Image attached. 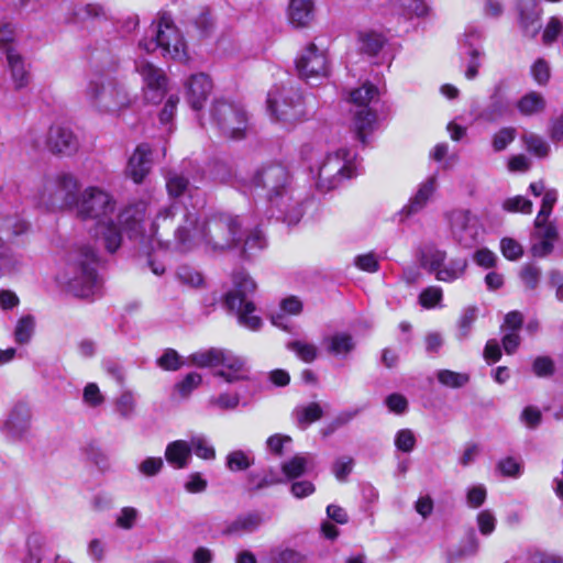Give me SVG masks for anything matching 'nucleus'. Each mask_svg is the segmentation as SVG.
Returning a JSON list of instances; mask_svg holds the SVG:
<instances>
[{
	"label": "nucleus",
	"instance_id": "obj_1",
	"mask_svg": "<svg viewBox=\"0 0 563 563\" xmlns=\"http://www.w3.org/2000/svg\"><path fill=\"white\" fill-rule=\"evenodd\" d=\"M177 217L179 223L175 230V242L183 252L198 246L207 251H224L242 241V222L239 217L219 212L200 221L198 210L190 211L177 201L158 210L150 224V238L156 239L161 228L169 229Z\"/></svg>",
	"mask_w": 563,
	"mask_h": 563
},
{
	"label": "nucleus",
	"instance_id": "obj_2",
	"mask_svg": "<svg viewBox=\"0 0 563 563\" xmlns=\"http://www.w3.org/2000/svg\"><path fill=\"white\" fill-rule=\"evenodd\" d=\"M117 201L107 190L89 186L78 197L75 212L81 220L95 221V234L108 252H115L122 242V231L130 239L150 238L145 230V216L147 202L141 200L124 208L118 216V223L114 222Z\"/></svg>",
	"mask_w": 563,
	"mask_h": 563
},
{
	"label": "nucleus",
	"instance_id": "obj_3",
	"mask_svg": "<svg viewBox=\"0 0 563 563\" xmlns=\"http://www.w3.org/2000/svg\"><path fill=\"white\" fill-rule=\"evenodd\" d=\"M239 189L258 191L265 196L272 216L288 225L297 224L303 214L300 190L296 187L294 176L280 163L261 166L247 180L235 179Z\"/></svg>",
	"mask_w": 563,
	"mask_h": 563
},
{
	"label": "nucleus",
	"instance_id": "obj_4",
	"mask_svg": "<svg viewBox=\"0 0 563 563\" xmlns=\"http://www.w3.org/2000/svg\"><path fill=\"white\" fill-rule=\"evenodd\" d=\"M302 156L317 188L321 191L336 188L344 179L356 176L358 172L357 154L347 147L321 153L307 145L302 150Z\"/></svg>",
	"mask_w": 563,
	"mask_h": 563
},
{
	"label": "nucleus",
	"instance_id": "obj_5",
	"mask_svg": "<svg viewBox=\"0 0 563 563\" xmlns=\"http://www.w3.org/2000/svg\"><path fill=\"white\" fill-rule=\"evenodd\" d=\"M97 263L93 246L88 243H75L66 254L60 283L76 297L93 296L100 288Z\"/></svg>",
	"mask_w": 563,
	"mask_h": 563
},
{
	"label": "nucleus",
	"instance_id": "obj_6",
	"mask_svg": "<svg viewBox=\"0 0 563 563\" xmlns=\"http://www.w3.org/2000/svg\"><path fill=\"white\" fill-rule=\"evenodd\" d=\"M90 107L99 114L121 118L136 101L126 85L117 79L101 82L91 79L85 91Z\"/></svg>",
	"mask_w": 563,
	"mask_h": 563
},
{
	"label": "nucleus",
	"instance_id": "obj_7",
	"mask_svg": "<svg viewBox=\"0 0 563 563\" xmlns=\"http://www.w3.org/2000/svg\"><path fill=\"white\" fill-rule=\"evenodd\" d=\"M152 27L151 37L140 41V49L146 53L159 49L164 57L180 62L187 60L186 41L169 13H159Z\"/></svg>",
	"mask_w": 563,
	"mask_h": 563
},
{
	"label": "nucleus",
	"instance_id": "obj_8",
	"mask_svg": "<svg viewBox=\"0 0 563 563\" xmlns=\"http://www.w3.org/2000/svg\"><path fill=\"white\" fill-rule=\"evenodd\" d=\"M79 180L70 173H59L46 178L37 194L36 203L47 211L76 209L79 197Z\"/></svg>",
	"mask_w": 563,
	"mask_h": 563
},
{
	"label": "nucleus",
	"instance_id": "obj_9",
	"mask_svg": "<svg viewBox=\"0 0 563 563\" xmlns=\"http://www.w3.org/2000/svg\"><path fill=\"white\" fill-rule=\"evenodd\" d=\"M233 287L225 294V306L234 311L241 325L250 330H258L262 320L254 314L255 306L252 296L256 290L255 282L244 271H236L232 276Z\"/></svg>",
	"mask_w": 563,
	"mask_h": 563
},
{
	"label": "nucleus",
	"instance_id": "obj_10",
	"mask_svg": "<svg viewBox=\"0 0 563 563\" xmlns=\"http://www.w3.org/2000/svg\"><path fill=\"white\" fill-rule=\"evenodd\" d=\"M266 103L271 117L285 125L301 121L307 115L303 97L291 85L273 86L267 93Z\"/></svg>",
	"mask_w": 563,
	"mask_h": 563
},
{
	"label": "nucleus",
	"instance_id": "obj_11",
	"mask_svg": "<svg viewBox=\"0 0 563 563\" xmlns=\"http://www.w3.org/2000/svg\"><path fill=\"white\" fill-rule=\"evenodd\" d=\"M379 91L374 85L366 82L350 93V102L353 104V129L356 137L363 144L377 123L376 110L372 104L378 100Z\"/></svg>",
	"mask_w": 563,
	"mask_h": 563
},
{
	"label": "nucleus",
	"instance_id": "obj_12",
	"mask_svg": "<svg viewBox=\"0 0 563 563\" xmlns=\"http://www.w3.org/2000/svg\"><path fill=\"white\" fill-rule=\"evenodd\" d=\"M211 117L220 133L228 139L242 140L250 130L249 117L241 103L217 100Z\"/></svg>",
	"mask_w": 563,
	"mask_h": 563
},
{
	"label": "nucleus",
	"instance_id": "obj_13",
	"mask_svg": "<svg viewBox=\"0 0 563 563\" xmlns=\"http://www.w3.org/2000/svg\"><path fill=\"white\" fill-rule=\"evenodd\" d=\"M15 33L10 24L0 26V51L5 53L8 67L16 89L29 82V73L22 56L14 48Z\"/></svg>",
	"mask_w": 563,
	"mask_h": 563
},
{
	"label": "nucleus",
	"instance_id": "obj_14",
	"mask_svg": "<svg viewBox=\"0 0 563 563\" xmlns=\"http://www.w3.org/2000/svg\"><path fill=\"white\" fill-rule=\"evenodd\" d=\"M299 75L308 82L324 78L329 74V63L325 51L319 49L313 43L307 45L296 59Z\"/></svg>",
	"mask_w": 563,
	"mask_h": 563
},
{
	"label": "nucleus",
	"instance_id": "obj_15",
	"mask_svg": "<svg viewBox=\"0 0 563 563\" xmlns=\"http://www.w3.org/2000/svg\"><path fill=\"white\" fill-rule=\"evenodd\" d=\"M27 230V223L19 217H8L0 222V273L9 274L19 265V260L5 246L4 241L24 233Z\"/></svg>",
	"mask_w": 563,
	"mask_h": 563
},
{
	"label": "nucleus",
	"instance_id": "obj_16",
	"mask_svg": "<svg viewBox=\"0 0 563 563\" xmlns=\"http://www.w3.org/2000/svg\"><path fill=\"white\" fill-rule=\"evenodd\" d=\"M453 238L463 246L471 247L477 239L478 230L472 222L468 210L454 209L445 213Z\"/></svg>",
	"mask_w": 563,
	"mask_h": 563
},
{
	"label": "nucleus",
	"instance_id": "obj_17",
	"mask_svg": "<svg viewBox=\"0 0 563 563\" xmlns=\"http://www.w3.org/2000/svg\"><path fill=\"white\" fill-rule=\"evenodd\" d=\"M512 111V102L508 95V87L505 81L497 82L489 96L488 104L479 113V119L486 122H496Z\"/></svg>",
	"mask_w": 563,
	"mask_h": 563
},
{
	"label": "nucleus",
	"instance_id": "obj_18",
	"mask_svg": "<svg viewBox=\"0 0 563 563\" xmlns=\"http://www.w3.org/2000/svg\"><path fill=\"white\" fill-rule=\"evenodd\" d=\"M45 147L53 154L69 156L79 148V142L71 129L53 124L47 132Z\"/></svg>",
	"mask_w": 563,
	"mask_h": 563
},
{
	"label": "nucleus",
	"instance_id": "obj_19",
	"mask_svg": "<svg viewBox=\"0 0 563 563\" xmlns=\"http://www.w3.org/2000/svg\"><path fill=\"white\" fill-rule=\"evenodd\" d=\"M250 368L244 357L223 349L214 376L233 384L249 378Z\"/></svg>",
	"mask_w": 563,
	"mask_h": 563
},
{
	"label": "nucleus",
	"instance_id": "obj_20",
	"mask_svg": "<svg viewBox=\"0 0 563 563\" xmlns=\"http://www.w3.org/2000/svg\"><path fill=\"white\" fill-rule=\"evenodd\" d=\"M438 190V175L432 174L419 184L416 192L410 197L407 205L399 211V220L405 221L413 214L422 211Z\"/></svg>",
	"mask_w": 563,
	"mask_h": 563
},
{
	"label": "nucleus",
	"instance_id": "obj_21",
	"mask_svg": "<svg viewBox=\"0 0 563 563\" xmlns=\"http://www.w3.org/2000/svg\"><path fill=\"white\" fill-rule=\"evenodd\" d=\"M31 428V409L25 402L15 404L4 422L5 434L13 440L23 439Z\"/></svg>",
	"mask_w": 563,
	"mask_h": 563
},
{
	"label": "nucleus",
	"instance_id": "obj_22",
	"mask_svg": "<svg viewBox=\"0 0 563 563\" xmlns=\"http://www.w3.org/2000/svg\"><path fill=\"white\" fill-rule=\"evenodd\" d=\"M135 70L143 78L144 87L155 93L151 99H159L163 96L167 84V79L163 70L142 58L135 60Z\"/></svg>",
	"mask_w": 563,
	"mask_h": 563
},
{
	"label": "nucleus",
	"instance_id": "obj_23",
	"mask_svg": "<svg viewBox=\"0 0 563 563\" xmlns=\"http://www.w3.org/2000/svg\"><path fill=\"white\" fill-rule=\"evenodd\" d=\"M212 89V82L203 73L195 74L186 82V97L190 107L198 111L202 108Z\"/></svg>",
	"mask_w": 563,
	"mask_h": 563
},
{
	"label": "nucleus",
	"instance_id": "obj_24",
	"mask_svg": "<svg viewBox=\"0 0 563 563\" xmlns=\"http://www.w3.org/2000/svg\"><path fill=\"white\" fill-rule=\"evenodd\" d=\"M152 150L147 144H140L129 158L126 173L135 184H141L152 166Z\"/></svg>",
	"mask_w": 563,
	"mask_h": 563
},
{
	"label": "nucleus",
	"instance_id": "obj_25",
	"mask_svg": "<svg viewBox=\"0 0 563 563\" xmlns=\"http://www.w3.org/2000/svg\"><path fill=\"white\" fill-rule=\"evenodd\" d=\"M519 10V26L525 36L534 38L541 31V9L536 1L523 2L520 1Z\"/></svg>",
	"mask_w": 563,
	"mask_h": 563
},
{
	"label": "nucleus",
	"instance_id": "obj_26",
	"mask_svg": "<svg viewBox=\"0 0 563 563\" xmlns=\"http://www.w3.org/2000/svg\"><path fill=\"white\" fill-rule=\"evenodd\" d=\"M166 188L168 195L173 198H178L185 194H188L190 199L195 198L196 201L191 205V211L199 210L205 206V198L200 196L198 188L190 186L188 179L177 173H169L167 175Z\"/></svg>",
	"mask_w": 563,
	"mask_h": 563
},
{
	"label": "nucleus",
	"instance_id": "obj_27",
	"mask_svg": "<svg viewBox=\"0 0 563 563\" xmlns=\"http://www.w3.org/2000/svg\"><path fill=\"white\" fill-rule=\"evenodd\" d=\"M481 38V33L475 29H467L464 33V38L461 45L468 49L467 66L464 71V76L468 80H473L478 75V68L481 67V56L483 53L475 46L476 42Z\"/></svg>",
	"mask_w": 563,
	"mask_h": 563
},
{
	"label": "nucleus",
	"instance_id": "obj_28",
	"mask_svg": "<svg viewBox=\"0 0 563 563\" xmlns=\"http://www.w3.org/2000/svg\"><path fill=\"white\" fill-rule=\"evenodd\" d=\"M536 239L531 253L536 257H545L552 253L554 243L558 240V230L554 224L536 225Z\"/></svg>",
	"mask_w": 563,
	"mask_h": 563
},
{
	"label": "nucleus",
	"instance_id": "obj_29",
	"mask_svg": "<svg viewBox=\"0 0 563 563\" xmlns=\"http://www.w3.org/2000/svg\"><path fill=\"white\" fill-rule=\"evenodd\" d=\"M287 14L292 26L307 27L314 18V3L312 0H290Z\"/></svg>",
	"mask_w": 563,
	"mask_h": 563
},
{
	"label": "nucleus",
	"instance_id": "obj_30",
	"mask_svg": "<svg viewBox=\"0 0 563 563\" xmlns=\"http://www.w3.org/2000/svg\"><path fill=\"white\" fill-rule=\"evenodd\" d=\"M446 260V252L435 244H426L419 251L420 266L430 274H433L435 278L437 272L448 263Z\"/></svg>",
	"mask_w": 563,
	"mask_h": 563
},
{
	"label": "nucleus",
	"instance_id": "obj_31",
	"mask_svg": "<svg viewBox=\"0 0 563 563\" xmlns=\"http://www.w3.org/2000/svg\"><path fill=\"white\" fill-rule=\"evenodd\" d=\"M314 467L313 455L296 454L291 459L282 463V471L288 479L300 477L301 475L312 471Z\"/></svg>",
	"mask_w": 563,
	"mask_h": 563
},
{
	"label": "nucleus",
	"instance_id": "obj_32",
	"mask_svg": "<svg viewBox=\"0 0 563 563\" xmlns=\"http://www.w3.org/2000/svg\"><path fill=\"white\" fill-rule=\"evenodd\" d=\"M166 461L175 468H185L191 460L190 444L185 440H176L167 444Z\"/></svg>",
	"mask_w": 563,
	"mask_h": 563
},
{
	"label": "nucleus",
	"instance_id": "obj_33",
	"mask_svg": "<svg viewBox=\"0 0 563 563\" xmlns=\"http://www.w3.org/2000/svg\"><path fill=\"white\" fill-rule=\"evenodd\" d=\"M302 311V302L296 296H289L280 301L279 311L271 316L272 323L283 330H287L286 316H298Z\"/></svg>",
	"mask_w": 563,
	"mask_h": 563
},
{
	"label": "nucleus",
	"instance_id": "obj_34",
	"mask_svg": "<svg viewBox=\"0 0 563 563\" xmlns=\"http://www.w3.org/2000/svg\"><path fill=\"white\" fill-rule=\"evenodd\" d=\"M322 345L328 353L334 356L345 357L354 349V341L350 334L338 332L324 336Z\"/></svg>",
	"mask_w": 563,
	"mask_h": 563
},
{
	"label": "nucleus",
	"instance_id": "obj_35",
	"mask_svg": "<svg viewBox=\"0 0 563 563\" xmlns=\"http://www.w3.org/2000/svg\"><path fill=\"white\" fill-rule=\"evenodd\" d=\"M222 352L223 349L221 347L199 350L187 357V365H192L200 368H218Z\"/></svg>",
	"mask_w": 563,
	"mask_h": 563
},
{
	"label": "nucleus",
	"instance_id": "obj_36",
	"mask_svg": "<svg viewBox=\"0 0 563 563\" xmlns=\"http://www.w3.org/2000/svg\"><path fill=\"white\" fill-rule=\"evenodd\" d=\"M263 522L258 514H247L236 518L223 530L225 534H243L255 531Z\"/></svg>",
	"mask_w": 563,
	"mask_h": 563
},
{
	"label": "nucleus",
	"instance_id": "obj_37",
	"mask_svg": "<svg viewBox=\"0 0 563 563\" xmlns=\"http://www.w3.org/2000/svg\"><path fill=\"white\" fill-rule=\"evenodd\" d=\"M466 268L467 260L465 257L451 258L443 268L437 272V280L453 283L464 276Z\"/></svg>",
	"mask_w": 563,
	"mask_h": 563
},
{
	"label": "nucleus",
	"instance_id": "obj_38",
	"mask_svg": "<svg viewBox=\"0 0 563 563\" xmlns=\"http://www.w3.org/2000/svg\"><path fill=\"white\" fill-rule=\"evenodd\" d=\"M323 410L318 402L298 406L294 410V419L300 429H306L322 417Z\"/></svg>",
	"mask_w": 563,
	"mask_h": 563
},
{
	"label": "nucleus",
	"instance_id": "obj_39",
	"mask_svg": "<svg viewBox=\"0 0 563 563\" xmlns=\"http://www.w3.org/2000/svg\"><path fill=\"white\" fill-rule=\"evenodd\" d=\"M545 108L543 96L536 91H530L522 96L517 102V109L522 115H534L542 112Z\"/></svg>",
	"mask_w": 563,
	"mask_h": 563
},
{
	"label": "nucleus",
	"instance_id": "obj_40",
	"mask_svg": "<svg viewBox=\"0 0 563 563\" xmlns=\"http://www.w3.org/2000/svg\"><path fill=\"white\" fill-rule=\"evenodd\" d=\"M386 37L383 33L366 30L358 33L360 49L368 55H376L385 45Z\"/></svg>",
	"mask_w": 563,
	"mask_h": 563
},
{
	"label": "nucleus",
	"instance_id": "obj_41",
	"mask_svg": "<svg viewBox=\"0 0 563 563\" xmlns=\"http://www.w3.org/2000/svg\"><path fill=\"white\" fill-rule=\"evenodd\" d=\"M115 411L123 419H131L136 409V398L133 391H122L114 401Z\"/></svg>",
	"mask_w": 563,
	"mask_h": 563
},
{
	"label": "nucleus",
	"instance_id": "obj_42",
	"mask_svg": "<svg viewBox=\"0 0 563 563\" xmlns=\"http://www.w3.org/2000/svg\"><path fill=\"white\" fill-rule=\"evenodd\" d=\"M189 444L190 453L194 452L198 457L207 461H212L216 459V450L205 435H192L190 438Z\"/></svg>",
	"mask_w": 563,
	"mask_h": 563
},
{
	"label": "nucleus",
	"instance_id": "obj_43",
	"mask_svg": "<svg viewBox=\"0 0 563 563\" xmlns=\"http://www.w3.org/2000/svg\"><path fill=\"white\" fill-rule=\"evenodd\" d=\"M35 328L34 317L31 314L22 316L14 329V340L19 344L29 343L32 339Z\"/></svg>",
	"mask_w": 563,
	"mask_h": 563
},
{
	"label": "nucleus",
	"instance_id": "obj_44",
	"mask_svg": "<svg viewBox=\"0 0 563 563\" xmlns=\"http://www.w3.org/2000/svg\"><path fill=\"white\" fill-rule=\"evenodd\" d=\"M288 350L294 352L301 361L306 363L313 362L318 356V349L314 344L296 340L287 344Z\"/></svg>",
	"mask_w": 563,
	"mask_h": 563
},
{
	"label": "nucleus",
	"instance_id": "obj_45",
	"mask_svg": "<svg viewBox=\"0 0 563 563\" xmlns=\"http://www.w3.org/2000/svg\"><path fill=\"white\" fill-rule=\"evenodd\" d=\"M240 405V395L238 393H222L212 396L208 400V407L220 410H234Z\"/></svg>",
	"mask_w": 563,
	"mask_h": 563
},
{
	"label": "nucleus",
	"instance_id": "obj_46",
	"mask_svg": "<svg viewBox=\"0 0 563 563\" xmlns=\"http://www.w3.org/2000/svg\"><path fill=\"white\" fill-rule=\"evenodd\" d=\"M252 464L253 457L242 450H235L227 455L225 465L231 472L245 471Z\"/></svg>",
	"mask_w": 563,
	"mask_h": 563
},
{
	"label": "nucleus",
	"instance_id": "obj_47",
	"mask_svg": "<svg viewBox=\"0 0 563 563\" xmlns=\"http://www.w3.org/2000/svg\"><path fill=\"white\" fill-rule=\"evenodd\" d=\"M437 378L440 384L450 388H460L464 386L470 379L467 374L453 372L450 369H440L437 373Z\"/></svg>",
	"mask_w": 563,
	"mask_h": 563
},
{
	"label": "nucleus",
	"instance_id": "obj_48",
	"mask_svg": "<svg viewBox=\"0 0 563 563\" xmlns=\"http://www.w3.org/2000/svg\"><path fill=\"white\" fill-rule=\"evenodd\" d=\"M157 365L164 371H177L187 365V360L184 361L176 350L166 349L157 358Z\"/></svg>",
	"mask_w": 563,
	"mask_h": 563
},
{
	"label": "nucleus",
	"instance_id": "obj_49",
	"mask_svg": "<svg viewBox=\"0 0 563 563\" xmlns=\"http://www.w3.org/2000/svg\"><path fill=\"white\" fill-rule=\"evenodd\" d=\"M556 199L558 194L554 190H548L543 194L541 209L534 220L536 225L552 224L551 222H548V219L552 212Z\"/></svg>",
	"mask_w": 563,
	"mask_h": 563
},
{
	"label": "nucleus",
	"instance_id": "obj_50",
	"mask_svg": "<svg viewBox=\"0 0 563 563\" xmlns=\"http://www.w3.org/2000/svg\"><path fill=\"white\" fill-rule=\"evenodd\" d=\"M242 240L244 239L243 253L245 256H251L253 252L263 250L266 246V240L260 230H254L247 235L242 230Z\"/></svg>",
	"mask_w": 563,
	"mask_h": 563
},
{
	"label": "nucleus",
	"instance_id": "obj_51",
	"mask_svg": "<svg viewBox=\"0 0 563 563\" xmlns=\"http://www.w3.org/2000/svg\"><path fill=\"white\" fill-rule=\"evenodd\" d=\"M178 280L189 287H199L203 283L202 275L188 265L179 266L177 269Z\"/></svg>",
	"mask_w": 563,
	"mask_h": 563
},
{
	"label": "nucleus",
	"instance_id": "obj_52",
	"mask_svg": "<svg viewBox=\"0 0 563 563\" xmlns=\"http://www.w3.org/2000/svg\"><path fill=\"white\" fill-rule=\"evenodd\" d=\"M525 143L529 152L538 157H544L549 154L550 146L545 140L533 133L523 136Z\"/></svg>",
	"mask_w": 563,
	"mask_h": 563
},
{
	"label": "nucleus",
	"instance_id": "obj_53",
	"mask_svg": "<svg viewBox=\"0 0 563 563\" xmlns=\"http://www.w3.org/2000/svg\"><path fill=\"white\" fill-rule=\"evenodd\" d=\"M476 523L481 534L488 537L495 531L497 519L492 510L485 509L477 514Z\"/></svg>",
	"mask_w": 563,
	"mask_h": 563
},
{
	"label": "nucleus",
	"instance_id": "obj_54",
	"mask_svg": "<svg viewBox=\"0 0 563 563\" xmlns=\"http://www.w3.org/2000/svg\"><path fill=\"white\" fill-rule=\"evenodd\" d=\"M82 401L89 408H98L104 402V396L96 383H88L85 386Z\"/></svg>",
	"mask_w": 563,
	"mask_h": 563
},
{
	"label": "nucleus",
	"instance_id": "obj_55",
	"mask_svg": "<svg viewBox=\"0 0 563 563\" xmlns=\"http://www.w3.org/2000/svg\"><path fill=\"white\" fill-rule=\"evenodd\" d=\"M477 319V309L475 307H467L463 310L459 320V332L460 339H465Z\"/></svg>",
	"mask_w": 563,
	"mask_h": 563
},
{
	"label": "nucleus",
	"instance_id": "obj_56",
	"mask_svg": "<svg viewBox=\"0 0 563 563\" xmlns=\"http://www.w3.org/2000/svg\"><path fill=\"white\" fill-rule=\"evenodd\" d=\"M442 297L443 292L439 286H429L419 295V302L422 307L431 309L440 303Z\"/></svg>",
	"mask_w": 563,
	"mask_h": 563
},
{
	"label": "nucleus",
	"instance_id": "obj_57",
	"mask_svg": "<svg viewBox=\"0 0 563 563\" xmlns=\"http://www.w3.org/2000/svg\"><path fill=\"white\" fill-rule=\"evenodd\" d=\"M497 470L503 476L517 478L522 474V465L512 457H504L497 463Z\"/></svg>",
	"mask_w": 563,
	"mask_h": 563
},
{
	"label": "nucleus",
	"instance_id": "obj_58",
	"mask_svg": "<svg viewBox=\"0 0 563 563\" xmlns=\"http://www.w3.org/2000/svg\"><path fill=\"white\" fill-rule=\"evenodd\" d=\"M503 208L508 212L531 213L532 202L523 196H514L503 202Z\"/></svg>",
	"mask_w": 563,
	"mask_h": 563
},
{
	"label": "nucleus",
	"instance_id": "obj_59",
	"mask_svg": "<svg viewBox=\"0 0 563 563\" xmlns=\"http://www.w3.org/2000/svg\"><path fill=\"white\" fill-rule=\"evenodd\" d=\"M520 278L529 289H536L541 278V269L534 264H525L520 271Z\"/></svg>",
	"mask_w": 563,
	"mask_h": 563
},
{
	"label": "nucleus",
	"instance_id": "obj_60",
	"mask_svg": "<svg viewBox=\"0 0 563 563\" xmlns=\"http://www.w3.org/2000/svg\"><path fill=\"white\" fill-rule=\"evenodd\" d=\"M395 446L397 450L409 453L416 446V437L412 430L401 429L395 435Z\"/></svg>",
	"mask_w": 563,
	"mask_h": 563
},
{
	"label": "nucleus",
	"instance_id": "obj_61",
	"mask_svg": "<svg viewBox=\"0 0 563 563\" xmlns=\"http://www.w3.org/2000/svg\"><path fill=\"white\" fill-rule=\"evenodd\" d=\"M163 466L164 461L162 457L150 456L139 464L137 471L145 477H153L161 473Z\"/></svg>",
	"mask_w": 563,
	"mask_h": 563
},
{
	"label": "nucleus",
	"instance_id": "obj_62",
	"mask_svg": "<svg viewBox=\"0 0 563 563\" xmlns=\"http://www.w3.org/2000/svg\"><path fill=\"white\" fill-rule=\"evenodd\" d=\"M479 550V541L473 530H471L466 538L461 542L457 549L460 558L474 556Z\"/></svg>",
	"mask_w": 563,
	"mask_h": 563
},
{
	"label": "nucleus",
	"instance_id": "obj_63",
	"mask_svg": "<svg viewBox=\"0 0 563 563\" xmlns=\"http://www.w3.org/2000/svg\"><path fill=\"white\" fill-rule=\"evenodd\" d=\"M104 56H96V67L98 71L106 76L118 70L119 59L117 56L106 53Z\"/></svg>",
	"mask_w": 563,
	"mask_h": 563
},
{
	"label": "nucleus",
	"instance_id": "obj_64",
	"mask_svg": "<svg viewBox=\"0 0 563 563\" xmlns=\"http://www.w3.org/2000/svg\"><path fill=\"white\" fill-rule=\"evenodd\" d=\"M500 251L503 255L510 261H516L520 258L523 253L520 243L511 238H504L500 241Z\"/></svg>",
	"mask_w": 563,
	"mask_h": 563
}]
</instances>
